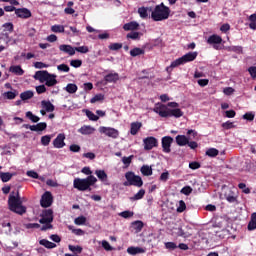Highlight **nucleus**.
Returning <instances> with one entry per match:
<instances>
[{
  "mask_svg": "<svg viewBox=\"0 0 256 256\" xmlns=\"http://www.w3.org/2000/svg\"><path fill=\"white\" fill-rule=\"evenodd\" d=\"M8 206L10 211H13L18 215H23L27 211L26 206H22V200L20 198L19 191H16V195H14V192L9 195Z\"/></svg>",
  "mask_w": 256,
  "mask_h": 256,
  "instance_id": "1",
  "label": "nucleus"
},
{
  "mask_svg": "<svg viewBox=\"0 0 256 256\" xmlns=\"http://www.w3.org/2000/svg\"><path fill=\"white\" fill-rule=\"evenodd\" d=\"M35 79L41 83H45L47 87H55L58 83L57 75L48 72L47 70L37 71L35 73Z\"/></svg>",
  "mask_w": 256,
  "mask_h": 256,
  "instance_id": "2",
  "label": "nucleus"
},
{
  "mask_svg": "<svg viewBox=\"0 0 256 256\" xmlns=\"http://www.w3.org/2000/svg\"><path fill=\"white\" fill-rule=\"evenodd\" d=\"M97 183L94 175L87 176L85 179L76 178L74 180V188L78 191H91V186Z\"/></svg>",
  "mask_w": 256,
  "mask_h": 256,
  "instance_id": "3",
  "label": "nucleus"
},
{
  "mask_svg": "<svg viewBox=\"0 0 256 256\" xmlns=\"http://www.w3.org/2000/svg\"><path fill=\"white\" fill-rule=\"evenodd\" d=\"M126 181L123 182V186H135L137 188H141L143 186V180L141 176L136 175L134 172H126L125 173Z\"/></svg>",
  "mask_w": 256,
  "mask_h": 256,
  "instance_id": "4",
  "label": "nucleus"
},
{
  "mask_svg": "<svg viewBox=\"0 0 256 256\" xmlns=\"http://www.w3.org/2000/svg\"><path fill=\"white\" fill-rule=\"evenodd\" d=\"M198 57V52H187L177 60L172 61V66H179L185 63L193 62Z\"/></svg>",
  "mask_w": 256,
  "mask_h": 256,
  "instance_id": "5",
  "label": "nucleus"
},
{
  "mask_svg": "<svg viewBox=\"0 0 256 256\" xmlns=\"http://www.w3.org/2000/svg\"><path fill=\"white\" fill-rule=\"evenodd\" d=\"M99 132L113 139H117L119 137V131L113 127L100 126Z\"/></svg>",
  "mask_w": 256,
  "mask_h": 256,
  "instance_id": "6",
  "label": "nucleus"
},
{
  "mask_svg": "<svg viewBox=\"0 0 256 256\" xmlns=\"http://www.w3.org/2000/svg\"><path fill=\"white\" fill-rule=\"evenodd\" d=\"M222 41L223 40H222L221 36H219L217 34H213L208 37L207 43L209 45H213L214 50L219 51L220 47L218 45H220L222 43Z\"/></svg>",
  "mask_w": 256,
  "mask_h": 256,
  "instance_id": "7",
  "label": "nucleus"
},
{
  "mask_svg": "<svg viewBox=\"0 0 256 256\" xmlns=\"http://www.w3.org/2000/svg\"><path fill=\"white\" fill-rule=\"evenodd\" d=\"M40 219L39 223L44 224V223H52L53 222V211L52 209H46L43 211L42 214H40Z\"/></svg>",
  "mask_w": 256,
  "mask_h": 256,
  "instance_id": "8",
  "label": "nucleus"
},
{
  "mask_svg": "<svg viewBox=\"0 0 256 256\" xmlns=\"http://www.w3.org/2000/svg\"><path fill=\"white\" fill-rule=\"evenodd\" d=\"M169 230L172 232V235H176L177 237H187V234L184 233L180 226H177L174 222H170L168 225Z\"/></svg>",
  "mask_w": 256,
  "mask_h": 256,
  "instance_id": "9",
  "label": "nucleus"
},
{
  "mask_svg": "<svg viewBox=\"0 0 256 256\" xmlns=\"http://www.w3.org/2000/svg\"><path fill=\"white\" fill-rule=\"evenodd\" d=\"M53 196L51 192L47 191L43 194L42 199H40V205L43 208H49L52 205Z\"/></svg>",
  "mask_w": 256,
  "mask_h": 256,
  "instance_id": "10",
  "label": "nucleus"
},
{
  "mask_svg": "<svg viewBox=\"0 0 256 256\" xmlns=\"http://www.w3.org/2000/svg\"><path fill=\"white\" fill-rule=\"evenodd\" d=\"M65 134L59 133L58 136L53 140V146L56 149H63L65 147Z\"/></svg>",
  "mask_w": 256,
  "mask_h": 256,
  "instance_id": "11",
  "label": "nucleus"
},
{
  "mask_svg": "<svg viewBox=\"0 0 256 256\" xmlns=\"http://www.w3.org/2000/svg\"><path fill=\"white\" fill-rule=\"evenodd\" d=\"M173 144V138L171 136H164L162 138V149L164 153L171 152V145Z\"/></svg>",
  "mask_w": 256,
  "mask_h": 256,
  "instance_id": "12",
  "label": "nucleus"
},
{
  "mask_svg": "<svg viewBox=\"0 0 256 256\" xmlns=\"http://www.w3.org/2000/svg\"><path fill=\"white\" fill-rule=\"evenodd\" d=\"M158 144L157 139L154 137H148L144 139V149L146 151H151Z\"/></svg>",
  "mask_w": 256,
  "mask_h": 256,
  "instance_id": "13",
  "label": "nucleus"
},
{
  "mask_svg": "<svg viewBox=\"0 0 256 256\" xmlns=\"http://www.w3.org/2000/svg\"><path fill=\"white\" fill-rule=\"evenodd\" d=\"M16 17L21 18V19H29L31 17V12L28 8H17L16 13H15Z\"/></svg>",
  "mask_w": 256,
  "mask_h": 256,
  "instance_id": "14",
  "label": "nucleus"
},
{
  "mask_svg": "<svg viewBox=\"0 0 256 256\" xmlns=\"http://www.w3.org/2000/svg\"><path fill=\"white\" fill-rule=\"evenodd\" d=\"M59 50L62 51L63 53L68 54L69 56H74L75 55V48L71 45H60Z\"/></svg>",
  "mask_w": 256,
  "mask_h": 256,
  "instance_id": "15",
  "label": "nucleus"
},
{
  "mask_svg": "<svg viewBox=\"0 0 256 256\" xmlns=\"http://www.w3.org/2000/svg\"><path fill=\"white\" fill-rule=\"evenodd\" d=\"M224 197L226 201H228L230 204H234V203L238 204L237 196L230 189L228 190V192H225Z\"/></svg>",
  "mask_w": 256,
  "mask_h": 256,
  "instance_id": "16",
  "label": "nucleus"
},
{
  "mask_svg": "<svg viewBox=\"0 0 256 256\" xmlns=\"http://www.w3.org/2000/svg\"><path fill=\"white\" fill-rule=\"evenodd\" d=\"M141 128H142V123L141 122H138V121L137 122H132L130 124V134L132 136H136L138 131L141 130Z\"/></svg>",
  "mask_w": 256,
  "mask_h": 256,
  "instance_id": "17",
  "label": "nucleus"
},
{
  "mask_svg": "<svg viewBox=\"0 0 256 256\" xmlns=\"http://www.w3.org/2000/svg\"><path fill=\"white\" fill-rule=\"evenodd\" d=\"M140 27V24H138L136 21H131L129 23L124 24L123 30L124 31H137Z\"/></svg>",
  "mask_w": 256,
  "mask_h": 256,
  "instance_id": "18",
  "label": "nucleus"
},
{
  "mask_svg": "<svg viewBox=\"0 0 256 256\" xmlns=\"http://www.w3.org/2000/svg\"><path fill=\"white\" fill-rule=\"evenodd\" d=\"M151 18L155 22L161 21V5L155 6V9L151 14Z\"/></svg>",
  "mask_w": 256,
  "mask_h": 256,
  "instance_id": "19",
  "label": "nucleus"
},
{
  "mask_svg": "<svg viewBox=\"0 0 256 256\" xmlns=\"http://www.w3.org/2000/svg\"><path fill=\"white\" fill-rule=\"evenodd\" d=\"M175 140H176V144L180 147L186 146L187 144H189V139L187 138L186 135H177Z\"/></svg>",
  "mask_w": 256,
  "mask_h": 256,
  "instance_id": "20",
  "label": "nucleus"
},
{
  "mask_svg": "<svg viewBox=\"0 0 256 256\" xmlns=\"http://www.w3.org/2000/svg\"><path fill=\"white\" fill-rule=\"evenodd\" d=\"M144 227V223L141 220H136L133 221L131 223V228L133 229V231H135L136 233H140L143 230Z\"/></svg>",
  "mask_w": 256,
  "mask_h": 256,
  "instance_id": "21",
  "label": "nucleus"
},
{
  "mask_svg": "<svg viewBox=\"0 0 256 256\" xmlns=\"http://www.w3.org/2000/svg\"><path fill=\"white\" fill-rule=\"evenodd\" d=\"M107 83H117L119 81V74L117 72L109 73L105 76Z\"/></svg>",
  "mask_w": 256,
  "mask_h": 256,
  "instance_id": "22",
  "label": "nucleus"
},
{
  "mask_svg": "<svg viewBox=\"0 0 256 256\" xmlns=\"http://www.w3.org/2000/svg\"><path fill=\"white\" fill-rule=\"evenodd\" d=\"M126 252H128L130 255H137V254H143L145 250L142 247L130 246L128 247V249H126Z\"/></svg>",
  "mask_w": 256,
  "mask_h": 256,
  "instance_id": "23",
  "label": "nucleus"
},
{
  "mask_svg": "<svg viewBox=\"0 0 256 256\" xmlns=\"http://www.w3.org/2000/svg\"><path fill=\"white\" fill-rule=\"evenodd\" d=\"M171 14V9L168 6H165L164 3H161V20L168 19Z\"/></svg>",
  "mask_w": 256,
  "mask_h": 256,
  "instance_id": "24",
  "label": "nucleus"
},
{
  "mask_svg": "<svg viewBox=\"0 0 256 256\" xmlns=\"http://www.w3.org/2000/svg\"><path fill=\"white\" fill-rule=\"evenodd\" d=\"M78 132L82 135H91L95 132V128L92 126H82L78 129Z\"/></svg>",
  "mask_w": 256,
  "mask_h": 256,
  "instance_id": "25",
  "label": "nucleus"
},
{
  "mask_svg": "<svg viewBox=\"0 0 256 256\" xmlns=\"http://www.w3.org/2000/svg\"><path fill=\"white\" fill-rule=\"evenodd\" d=\"M47 123L46 122H40L37 125H32L31 131H36V132H42L47 130Z\"/></svg>",
  "mask_w": 256,
  "mask_h": 256,
  "instance_id": "26",
  "label": "nucleus"
},
{
  "mask_svg": "<svg viewBox=\"0 0 256 256\" xmlns=\"http://www.w3.org/2000/svg\"><path fill=\"white\" fill-rule=\"evenodd\" d=\"M39 245L44 246L46 249H55L57 245L47 239L39 240Z\"/></svg>",
  "mask_w": 256,
  "mask_h": 256,
  "instance_id": "27",
  "label": "nucleus"
},
{
  "mask_svg": "<svg viewBox=\"0 0 256 256\" xmlns=\"http://www.w3.org/2000/svg\"><path fill=\"white\" fill-rule=\"evenodd\" d=\"M42 107L47 112L55 111V106L51 103V101L43 100Z\"/></svg>",
  "mask_w": 256,
  "mask_h": 256,
  "instance_id": "28",
  "label": "nucleus"
},
{
  "mask_svg": "<svg viewBox=\"0 0 256 256\" xmlns=\"http://www.w3.org/2000/svg\"><path fill=\"white\" fill-rule=\"evenodd\" d=\"M9 71L14 73L16 76H23V74H25V71L21 66H10Z\"/></svg>",
  "mask_w": 256,
  "mask_h": 256,
  "instance_id": "29",
  "label": "nucleus"
},
{
  "mask_svg": "<svg viewBox=\"0 0 256 256\" xmlns=\"http://www.w3.org/2000/svg\"><path fill=\"white\" fill-rule=\"evenodd\" d=\"M247 229H248V231H255L256 230V213L252 214L251 221L248 222Z\"/></svg>",
  "mask_w": 256,
  "mask_h": 256,
  "instance_id": "30",
  "label": "nucleus"
},
{
  "mask_svg": "<svg viewBox=\"0 0 256 256\" xmlns=\"http://www.w3.org/2000/svg\"><path fill=\"white\" fill-rule=\"evenodd\" d=\"M34 97V92L31 90L25 91L20 94L21 101H27Z\"/></svg>",
  "mask_w": 256,
  "mask_h": 256,
  "instance_id": "31",
  "label": "nucleus"
},
{
  "mask_svg": "<svg viewBox=\"0 0 256 256\" xmlns=\"http://www.w3.org/2000/svg\"><path fill=\"white\" fill-rule=\"evenodd\" d=\"M144 54H145L144 49L138 48V47H135V48H133V49L130 51V56H131V57H138V56H141V55H144Z\"/></svg>",
  "mask_w": 256,
  "mask_h": 256,
  "instance_id": "32",
  "label": "nucleus"
},
{
  "mask_svg": "<svg viewBox=\"0 0 256 256\" xmlns=\"http://www.w3.org/2000/svg\"><path fill=\"white\" fill-rule=\"evenodd\" d=\"M140 172H142L143 176L149 177L152 175V168L151 166L144 165L140 168Z\"/></svg>",
  "mask_w": 256,
  "mask_h": 256,
  "instance_id": "33",
  "label": "nucleus"
},
{
  "mask_svg": "<svg viewBox=\"0 0 256 256\" xmlns=\"http://www.w3.org/2000/svg\"><path fill=\"white\" fill-rule=\"evenodd\" d=\"M171 117L180 118L183 117L184 113L180 108L170 109Z\"/></svg>",
  "mask_w": 256,
  "mask_h": 256,
  "instance_id": "34",
  "label": "nucleus"
},
{
  "mask_svg": "<svg viewBox=\"0 0 256 256\" xmlns=\"http://www.w3.org/2000/svg\"><path fill=\"white\" fill-rule=\"evenodd\" d=\"M18 96V91L17 90H13V91H8L4 93V97L8 100H13L15 99V97Z\"/></svg>",
  "mask_w": 256,
  "mask_h": 256,
  "instance_id": "35",
  "label": "nucleus"
},
{
  "mask_svg": "<svg viewBox=\"0 0 256 256\" xmlns=\"http://www.w3.org/2000/svg\"><path fill=\"white\" fill-rule=\"evenodd\" d=\"M25 117L29 118V120H31L32 123L40 122V117L33 115V113H31L30 111L25 113Z\"/></svg>",
  "mask_w": 256,
  "mask_h": 256,
  "instance_id": "36",
  "label": "nucleus"
},
{
  "mask_svg": "<svg viewBox=\"0 0 256 256\" xmlns=\"http://www.w3.org/2000/svg\"><path fill=\"white\" fill-rule=\"evenodd\" d=\"M161 117H172L171 109H168L165 105H161Z\"/></svg>",
  "mask_w": 256,
  "mask_h": 256,
  "instance_id": "37",
  "label": "nucleus"
},
{
  "mask_svg": "<svg viewBox=\"0 0 256 256\" xmlns=\"http://www.w3.org/2000/svg\"><path fill=\"white\" fill-rule=\"evenodd\" d=\"M13 177V174L7 172V173H0V178L3 183L9 182Z\"/></svg>",
  "mask_w": 256,
  "mask_h": 256,
  "instance_id": "38",
  "label": "nucleus"
},
{
  "mask_svg": "<svg viewBox=\"0 0 256 256\" xmlns=\"http://www.w3.org/2000/svg\"><path fill=\"white\" fill-rule=\"evenodd\" d=\"M144 195H145V190H144V189H140V190L138 191V193L135 194V196L130 197V200H131V201L141 200V199L144 197Z\"/></svg>",
  "mask_w": 256,
  "mask_h": 256,
  "instance_id": "39",
  "label": "nucleus"
},
{
  "mask_svg": "<svg viewBox=\"0 0 256 256\" xmlns=\"http://www.w3.org/2000/svg\"><path fill=\"white\" fill-rule=\"evenodd\" d=\"M96 175L101 182L107 181V174L105 173L104 170H97Z\"/></svg>",
  "mask_w": 256,
  "mask_h": 256,
  "instance_id": "40",
  "label": "nucleus"
},
{
  "mask_svg": "<svg viewBox=\"0 0 256 256\" xmlns=\"http://www.w3.org/2000/svg\"><path fill=\"white\" fill-rule=\"evenodd\" d=\"M219 155V150L216 148H209L206 151V156L208 157H217Z\"/></svg>",
  "mask_w": 256,
  "mask_h": 256,
  "instance_id": "41",
  "label": "nucleus"
},
{
  "mask_svg": "<svg viewBox=\"0 0 256 256\" xmlns=\"http://www.w3.org/2000/svg\"><path fill=\"white\" fill-rule=\"evenodd\" d=\"M51 135H44L41 139H40V143L43 146H48L51 143Z\"/></svg>",
  "mask_w": 256,
  "mask_h": 256,
  "instance_id": "42",
  "label": "nucleus"
},
{
  "mask_svg": "<svg viewBox=\"0 0 256 256\" xmlns=\"http://www.w3.org/2000/svg\"><path fill=\"white\" fill-rule=\"evenodd\" d=\"M65 90L69 93V94H75L77 91V86L73 83H69Z\"/></svg>",
  "mask_w": 256,
  "mask_h": 256,
  "instance_id": "43",
  "label": "nucleus"
},
{
  "mask_svg": "<svg viewBox=\"0 0 256 256\" xmlns=\"http://www.w3.org/2000/svg\"><path fill=\"white\" fill-rule=\"evenodd\" d=\"M228 51L235 52L237 54H243V47L242 46H229Z\"/></svg>",
  "mask_w": 256,
  "mask_h": 256,
  "instance_id": "44",
  "label": "nucleus"
},
{
  "mask_svg": "<svg viewBox=\"0 0 256 256\" xmlns=\"http://www.w3.org/2000/svg\"><path fill=\"white\" fill-rule=\"evenodd\" d=\"M51 31L54 33H64L65 27L62 25H54L51 27Z\"/></svg>",
  "mask_w": 256,
  "mask_h": 256,
  "instance_id": "45",
  "label": "nucleus"
},
{
  "mask_svg": "<svg viewBox=\"0 0 256 256\" xmlns=\"http://www.w3.org/2000/svg\"><path fill=\"white\" fill-rule=\"evenodd\" d=\"M186 209H187L186 202H184L183 200H179V205H178L176 211L178 213H182V212L186 211Z\"/></svg>",
  "mask_w": 256,
  "mask_h": 256,
  "instance_id": "46",
  "label": "nucleus"
},
{
  "mask_svg": "<svg viewBox=\"0 0 256 256\" xmlns=\"http://www.w3.org/2000/svg\"><path fill=\"white\" fill-rule=\"evenodd\" d=\"M126 38L132 40H140V32H129L126 34Z\"/></svg>",
  "mask_w": 256,
  "mask_h": 256,
  "instance_id": "47",
  "label": "nucleus"
},
{
  "mask_svg": "<svg viewBox=\"0 0 256 256\" xmlns=\"http://www.w3.org/2000/svg\"><path fill=\"white\" fill-rule=\"evenodd\" d=\"M87 222V218L84 216H78L75 220L74 223L75 225H85Z\"/></svg>",
  "mask_w": 256,
  "mask_h": 256,
  "instance_id": "48",
  "label": "nucleus"
},
{
  "mask_svg": "<svg viewBox=\"0 0 256 256\" xmlns=\"http://www.w3.org/2000/svg\"><path fill=\"white\" fill-rule=\"evenodd\" d=\"M86 116L87 118H89L91 121H94V122L99 120V116L89 110L86 111Z\"/></svg>",
  "mask_w": 256,
  "mask_h": 256,
  "instance_id": "49",
  "label": "nucleus"
},
{
  "mask_svg": "<svg viewBox=\"0 0 256 256\" xmlns=\"http://www.w3.org/2000/svg\"><path fill=\"white\" fill-rule=\"evenodd\" d=\"M180 193H182L185 196H189L190 194L193 193V188L190 186H184L181 190Z\"/></svg>",
  "mask_w": 256,
  "mask_h": 256,
  "instance_id": "50",
  "label": "nucleus"
},
{
  "mask_svg": "<svg viewBox=\"0 0 256 256\" xmlns=\"http://www.w3.org/2000/svg\"><path fill=\"white\" fill-rule=\"evenodd\" d=\"M74 50L82 54H87L89 52L88 46H78V47H75Z\"/></svg>",
  "mask_w": 256,
  "mask_h": 256,
  "instance_id": "51",
  "label": "nucleus"
},
{
  "mask_svg": "<svg viewBox=\"0 0 256 256\" xmlns=\"http://www.w3.org/2000/svg\"><path fill=\"white\" fill-rule=\"evenodd\" d=\"M222 128L224 130H231V129H234L235 128V125L233 122H230V121H226L224 123H222Z\"/></svg>",
  "mask_w": 256,
  "mask_h": 256,
  "instance_id": "52",
  "label": "nucleus"
},
{
  "mask_svg": "<svg viewBox=\"0 0 256 256\" xmlns=\"http://www.w3.org/2000/svg\"><path fill=\"white\" fill-rule=\"evenodd\" d=\"M164 247L169 251H174L177 248V245L175 242H166L164 243Z\"/></svg>",
  "mask_w": 256,
  "mask_h": 256,
  "instance_id": "53",
  "label": "nucleus"
},
{
  "mask_svg": "<svg viewBox=\"0 0 256 256\" xmlns=\"http://www.w3.org/2000/svg\"><path fill=\"white\" fill-rule=\"evenodd\" d=\"M104 95L103 94H96L91 100V104H95L96 102L103 101Z\"/></svg>",
  "mask_w": 256,
  "mask_h": 256,
  "instance_id": "54",
  "label": "nucleus"
},
{
  "mask_svg": "<svg viewBox=\"0 0 256 256\" xmlns=\"http://www.w3.org/2000/svg\"><path fill=\"white\" fill-rule=\"evenodd\" d=\"M138 13H139V16L142 17V18H147L148 17V10L145 7H140L138 9Z\"/></svg>",
  "mask_w": 256,
  "mask_h": 256,
  "instance_id": "55",
  "label": "nucleus"
},
{
  "mask_svg": "<svg viewBox=\"0 0 256 256\" xmlns=\"http://www.w3.org/2000/svg\"><path fill=\"white\" fill-rule=\"evenodd\" d=\"M248 73H250V76L253 80H256V66H250L247 69Z\"/></svg>",
  "mask_w": 256,
  "mask_h": 256,
  "instance_id": "56",
  "label": "nucleus"
},
{
  "mask_svg": "<svg viewBox=\"0 0 256 256\" xmlns=\"http://www.w3.org/2000/svg\"><path fill=\"white\" fill-rule=\"evenodd\" d=\"M57 69L59 72H63V73H68L70 71L69 66L66 64H61V65L57 66Z\"/></svg>",
  "mask_w": 256,
  "mask_h": 256,
  "instance_id": "57",
  "label": "nucleus"
},
{
  "mask_svg": "<svg viewBox=\"0 0 256 256\" xmlns=\"http://www.w3.org/2000/svg\"><path fill=\"white\" fill-rule=\"evenodd\" d=\"M189 167L191 170H198L201 168V163H199L198 161H192L190 162Z\"/></svg>",
  "mask_w": 256,
  "mask_h": 256,
  "instance_id": "58",
  "label": "nucleus"
},
{
  "mask_svg": "<svg viewBox=\"0 0 256 256\" xmlns=\"http://www.w3.org/2000/svg\"><path fill=\"white\" fill-rule=\"evenodd\" d=\"M134 155H130L129 157L124 156L122 158V163L126 165V167H128L131 164V161L133 160Z\"/></svg>",
  "mask_w": 256,
  "mask_h": 256,
  "instance_id": "59",
  "label": "nucleus"
},
{
  "mask_svg": "<svg viewBox=\"0 0 256 256\" xmlns=\"http://www.w3.org/2000/svg\"><path fill=\"white\" fill-rule=\"evenodd\" d=\"M133 216H134V212L129 211V210H126V211L120 213V217H123L125 219H128Z\"/></svg>",
  "mask_w": 256,
  "mask_h": 256,
  "instance_id": "60",
  "label": "nucleus"
},
{
  "mask_svg": "<svg viewBox=\"0 0 256 256\" xmlns=\"http://www.w3.org/2000/svg\"><path fill=\"white\" fill-rule=\"evenodd\" d=\"M243 119L246 120V121L252 122L253 120H255V114H253V113H245L243 115Z\"/></svg>",
  "mask_w": 256,
  "mask_h": 256,
  "instance_id": "61",
  "label": "nucleus"
},
{
  "mask_svg": "<svg viewBox=\"0 0 256 256\" xmlns=\"http://www.w3.org/2000/svg\"><path fill=\"white\" fill-rule=\"evenodd\" d=\"M36 92L39 95L44 94L45 92H47V87H45L44 85L36 86Z\"/></svg>",
  "mask_w": 256,
  "mask_h": 256,
  "instance_id": "62",
  "label": "nucleus"
},
{
  "mask_svg": "<svg viewBox=\"0 0 256 256\" xmlns=\"http://www.w3.org/2000/svg\"><path fill=\"white\" fill-rule=\"evenodd\" d=\"M68 249L71 252H78V253H81L83 250L81 246H73V245H69Z\"/></svg>",
  "mask_w": 256,
  "mask_h": 256,
  "instance_id": "63",
  "label": "nucleus"
},
{
  "mask_svg": "<svg viewBox=\"0 0 256 256\" xmlns=\"http://www.w3.org/2000/svg\"><path fill=\"white\" fill-rule=\"evenodd\" d=\"M70 65L74 68H80L82 66V60H71Z\"/></svg>",
  "mask_w": 256,
  "mask_h": 256,
  "instance_id": "64",
  "label": "nucleus"
}]
</instances>
